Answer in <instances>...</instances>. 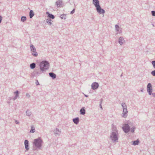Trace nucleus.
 I'll return each instance as SVG.
<instances>
[{"instance_id":"obj_1","label":"nucleus","mask_w":155,"mask_h":155,"mask_svg":"<svg viewBox=\"0 0 155 155\" xmlns=\"http://www.w3.org/2000/svg\"><path fill=\"white\" fill-rule=\"evenodd\" d=\"M39 67L40 69H36L35 71V73L38 75L41 74L48 70L49 67V64L47 61H43L40 63Z\"/></svg>"},{"instance_id":"obj_2","label":"nucleus","mask_w":155,"mask_h":155,"mask_svg":"<svg viewBox=\"0 0 155 155\" xmlns=\"http://www.w3.org/2000/svg\"><path fill=\"white\" fill-rule=\"evenodd\" d=\"M119 138V134L117 127L113 126L109 136V139L113 142H118Z\"/></svg>"},{"instance_id":"obj_3","label":"nucleus","mask_w":155,"mask_h":155,"mask_svg":"<svg viewBox=\"0 0 155 155\" xmlns=\"http://www.w3.org/2000/svg\"><path fill=\"white\" fill-rule=\"evenodd\" d=\"M42 139L40 137L34 140L33 142V147L34 150L37 149H41L43 144Z\"/></svg>"},{"instance_id":"obj_4","label":"nucleus","mask_w":155,"mask_h":155,"mask_svg":"<svg viewBox=\"0 0 155 155\" xmlns=\"http://www.w3.org/2000/svg\"><path fill=\"white\" fill-rule=\"evenodd\" d=\"M121 105L123 109L122 117L124 118H126L127 117L128 115L127 106L126 104L124 102L121 103Z\"/></svg>"},{"instance_id":"obj_5","label":"nucleus","mask_w":155,"mask_h":155,"mask_svg":"<svg viewBox=\"0 0 155 155\" xmlns=\"http://www.w3.org/2000/svg\"><path fill=\"white\" fill-rule=\"evenodd\" d=\"M30 51L32 54L35 57L38 56V53L36 51V49L33 45H31L30 46Z\"/></svg>"},{"instance_id":"obj_6","label":"nucleus","mask_w":155,"mask_h":155,"mask_svg":"<svg viewBox=\"0 0 155 155\" xmlns=\"http://www.w3.org/2000/svg\"><path fill=\"white\" fill-rule=\"evenodd\" d=\"M97 12L99 14H104L105 12V10L102 9L100 5L95 7Z\"/></svg>"},{"instance_id":"obj_7","label":"nucleus","mask_w":155,"mask_h":155,"mask_svg":"<svg viewBox=\"0 0 155 155\" xmlns=\"http://www.w3.org/2000/svg\"><path fill=\"white\" fill-rule=\"evenodd\" d=\"M115 30L116 32V35L118 34H120L122 33V28L118 25H115Z\"/></svg>"},{"instance_id":"obj_8","label":"nucleus","mask_w":155,"mask_h":155,"mask_svg":"<svg viewBox=\"0 0 155 155\" xmlns=\"http://www.w3.org/2000/svg\"><path fill=\"white\" fill-rule=\"evenodd\" d=\"M122 129L125 133H128L130 130V126L128 124H125L122 127Z\"/></svg>"},{"instance_id":"obj_9","label":"nucleus","mask_w":155,"mask_h":155,"mask_svg":"<svg viewBox=\"0 0 155 155\" xmlns=\"http://www.w3.org/2000/svg\"><path fill=\"white\" fill-rule=\"evenodd\" d=\"M118 42L120 46H122L126 43V41L123 37L120 36L118 38Z\"/></svg>"},{"instance_id":"obj_10","label":"nucleus","mask_w":155,"mask_h":155,"mask_svg":"<svg viewBox=\"0 0 155 155\" xmlns=\"http://www.w3.org/2000/svg\"><path fill=\"white\" fill-rule=\"evenodd\" d=\"M53 132L55 136H59L61 133V130H59L58 128H56L54 129Z\"/></svg>"},{"instance_id":"obj_11","label":"nucleus","mask_w":155,"mask_h":155,"mask_svg":"<svg viewBox=\"0 0 155 155\" xmlns=\"http://www.w3.org/2000/svg\"><path fill=\"white\" fill-rule=\"evenodd\" d=\"M55 4L58 8L62 7L64 5L62 0H58L55 2Z\"/></svg>"},{"instance_id":"obj_12","label":"nucleus","mask_w":155,"mask_h":155,"mask_svg":"<svg viewBox=\"0 0 155 155\" xmlns=\"http://www.w3.org/2000/svg\"><path fill=\"white\" fill-rule=\"evenodd\" d=\"M99 86V85L98 83L96 82L93 83L91 85V88L94 90L97 89L98 88Z\"/></svg>"},{"instance_id":"obj_13","label":"nucleus","mask_w":155,"mask_h":155,"mask_svg":"<svg viewBox=\"0 0 155 155\" xmlns=\"http://www.w3.org/2000/svg\"><path fill=\"white\" fill-rule=\"evenodd\" d=\"M92 3L95 7L100 5L99 0H92Z\"/></svg>"},{"instance_id":"obj_14","label":"nucleus","mask_w":155,"mask_h":155,"mask_svg":"<svg viewBox=\"0 0 155 155\" xmlns=\"http://www.w3.org/2000/svg\"><path fill=\"white\" fill-rule=\"evenodd\" d=\"M24 144L26 150L27 151L29 149L28 141L27 140H25L24 142Z\"/></svg>"},{"instance_id":"obj_15","label":"nucleus","mask_w":155,"mask_h":155,"mask_svg":"<svg viewBox=\"0 0 155 155\" xmlns=\"http://www.w3.org/2000/svg\"><path fill=\"white\" fill-rule=\"evenodd\" d=\"M19 93L18 91H17L15 92H14V94L15 95V96L12 99L14 101L15 100H16L18 97L19 96Z\"/></svg>"},{"instance_id":"obj_16","label":"nucleus","mask_w":155,"mask_h":155,"mask_svg":"<svg viewBox=\"0 0 155 155\" xmlns=\"http://www.w3.org/2000/svg\"><path fill=\"white\" fill-rule=\"evenodd\" d=\"M73 121L74 123L76 124H78L79 122V118L78 117H77L73 119Z\"/></svg>"},{"instance_id":"obj_17","label":"nucleus","mask_w":155,"mask_h":155,"mask_svg":"<svg viewBox=\"0 0 155 155\" xmlns=\"http://www.w3.org/2000/svg\"><path fill=\"white\" fill-rule=\"evenodd\" d=\"M81 115H84L85 114V110L84 107L82 108L80 110Z\"/></svg>"},{"instance_id":"obj_18","label":"nucleus","mask_w":155,"mask_h":155,"mask_svg":"<svg viewBox=\"0 0 155 155\" xmlns=\"http://www.w3.org/2000/svg\"><path fill=\"white\" fill-rule=\"evenodd\" d=\"M49 74V76L54 79L56 77V74L54 73L51 72Z\"/></svg>"},{"instance_id":"obj_19","label":"nucleus","mask_w":155,"mask_h":155,"mask_svg":"<svg viewBox=\"0 0 155 155\" xmlns=\"http://www.w3.org/2000/svg\"><path fill=\"white\" fill-rule=\"evenodd\" d=\"M53 21L50 18H48L46 20V22L50 25H51L52 24Z\"/></svg>"},{"instance_id":"obj_20","label":"nucleus","mask_w":155,"mask_h":155,"mask_svg":"<svg viewBox=\"0 0 155 155\" xmlns=\"http://www.w3.org/2000/svg\"><path fill=\"white\" fill-rule=\"evenodd\" d=\"M31 130L30 132L31 133H34L35 131V127L33 125L31 126Z\"/></svg>"},{"instance_id":"obj_21","label":"nucleus","mask_w":155,"mask_h":155,"mask_svg":"<svg viewBox=\"0 0 155 155\" xmlns=\"http://www.w3.org/2000/svg\"><path fill=\"white\" fill-rule=\"evenodd\" d=\"M133 143L132 144L134 146H136L137 145H138L139 144V141L138 139L132 142Z\"/></svg>"},{"instance_id":"obj_22","label":"nucleus","mask_w":155,"mask_h":155,"mask_svg":"<svg viewBox=\"0 0 155 155\" xmlns=\"http://www.w3.org/2000/svg\"><path fill=\"white\" fill-rule=\"evenodd\" d=\"M34 13L32 10H31L29 12V17L30 18H31L34 16Z\"/></svg>"},{"instance_id":"obj_23","label":"nucleus","mask_w":155,"mask_h":155,"mask_svg":"<svg viewBox=\"0 0 155 155\" xmlns=\"http://www.w3.org/2000/svg\"><path fill=\"white\" fill-rule=\"evenodd\" d=\"M46 14H48V16L50 18L54 19V16L52 14H50L48 12H46Z\"/></svg>"},{"instance_id":"obj_24","label":"nucleus","mask_w":155,"mask_h":155,"mask_svg":"<svg viewBox=\"0 0 155 155\" xmlns=\"http://www.w3.org/2000/svg\"><path fill=\"white\" fill-rule=\"evenodd\" d=\"M26 114L27 116L30 117L31 115V112L29 110H27L26 111Z\"/></svg>"},{"instance_id":"obj_25","label":"nucleus","mask_w":155,"mask_h":155,"mask_svg":"<svg viewBox=\"0 0 155 155\" xmlns=\"http://www.w3.org/2000/svg\"><path fill=\"white\" fill-rule=\"evenodd\" d=\"M35 64L33 63L30 64V67L31 69H33L35 67Z\"/></svg>"},{"instance_id":"obj_26","label":"nucleus","mask_w":155,"mask_h":155,"mask_svg":"<svg viewBox=\"0 0 155 155\" xmlns=\"http://www.w3.org/2000/svg\"><path fill=\"white\" fill-rule=\"evenodd\" d=\"M147 91L149 95H151V93L152 92V89L151 88L147 89Z\"/></svg>"},{"instance_id":"obj_27","label":"nucleus","mask_w":155,"mask_h":155,"mask_svg":"<svg viewBox=\"0 0 155 155\" xmlns=\"http://www.w3.org/2000/svg\"><path fill=\"white\" fill-rule=\"evenodd\" d=\"M26 20V18L25 16H22L21 17V20L22 22H24Z\"/></svg>"},{"instance_id":"obj_28","label":"nucleus","mask_w":155,"mask_h":155,"mask_svg":"<svg viewBox=\"0 0 155 155\" xmlns=\"http://www.w3.org/2000/svg\"><path fill=\"white\" fill-rule=\"evenodd\" d=\"M60 17L62 19H65L66 18V15L65 14H62L61 15Z\"/></svg>"},{"instance_id":"obj_29","label":"nucleus","mask_w":155,"mask_h":155,"mask_svg":"<svg viewBox=\"0 0 155 155\" xmlns=\"http://www.w3.org/2000/svg\"><path fill=\"white\" fill-rule=\"evenodd\" d=\"M136 129V127H132L130 129L131 132L132 133H134V130Z\"/></svg>"},{"instance_id":"obj_30","label":"nucleus","mask_w":155,"mask_h":155,"mask_svg":"<svg viewBox=\"0 0 155 155\" xmlns=\"http://www.w3.org/2000/svg\"><path fill=\"white\" fill-rule=\"evenodd\" d=\"M152 88L151 84L150 83H148L147 85V89Z\"/></svg>"},{"instance_id":"obj_31","label":"nucleus","mask_w":155,"mask_h":155,"mask_svg":"<svg viewBox=\"0 0 155 155\" xmlns=\"http://www.w3.org/2000/svg\"><path fill=\"white\" fill-rule=\"evenodd\" d=\"M151 63L153 67L155 69V61H153L151 62Z\"/></svg>"},{"instance_id":"obj_32","label":"nucleus","mask_w":155,"mask_h":155,"mask_svg":"<svg viewBox=\"0 0 155 155\" xmlns=\"http://www.w3.org/2000/svg\"><path fill=\"white\" fill-rule=\"evenodd\" d=\"M151 74L153 76L155 77V70L151 71Z\"/></svg>"},{"instance_id":"obj_33","label":"nucleus","mask_w":155,"mask_h":155,"mask_svg":"<svg viewBox=\"0 0 155 155\" xmlns=\"http://www.w3.org/2000/svg\"><path fill=\"white\" fill-rule=\"evenodd\" d=\"M151 14H152V15L153 16H155V11H151Z\"/></svg>"},{"instance_id":"obj_34","label":"nucleus","mask_w":155,"mask_h":155,"mask_svg":"<svg viewBox=\"0 0 155 155\" xmlns=\"http://www.w3.org/2000/svg\"><path fill=\"white\" fill-rule=\"evenodd\" d=\"M75 9L74 8L73 10L71 12V14H74L75 12Z\"/></svg>"},{"instance_id":"obj_35","label":"nucleus","mask_w":155,"mask_h":155,"mask_svg":"<svg viewBox=\"0 0 155 155\" xmlns=\"http://www.w3.org/2000/svg\"><path fill=\"white\" fill-rule=\"evenodd\" d=\"M35 84L37 85H39V84L38 80H37L35 82Z\"/></svg>"},{"instance_id":"obj_36","label":"nucleus","mask_w":155,"mask_h":155,"mask_svg":"<svg viewBox=\"0 0 155 155\" xmlns=\"http://www.w3.org/2000/svg\"><path fill=\"white\" fill-rule=\"evenodd\" d=\"M15 122L17 124H19V121L17 120H15Z\"/></svg>"},{"instance_id":"obj_37","label":"nucleus","mask_w":155,"mask_h":155,"mask_svg":"<svg viewBox=\"0 0 155 155\" xmlns=\"http://www.w3.org/2000/svg\"><path fill=\"white\" fill-rule=\"evenodd\" d=\"M26 95L27 97H30V95L28 93H26Z\"/></svg>"},{"instance_id":"obj_38","label":"nucleus","mask_w":155,"mask_h":155,"mask_svg":"<svg viewBox=\"0 0 155 155\" xmlns=\"http://www.w3.org/2000/svg\"><path fill=\"white\" fill-rule=\"evenodd\" d=\"M100 107L101 109V110H102V109H103V108H102V107L101 104H100Z\"/></svg>"},{"instance_id":"obj_39","label":"nucleus","mask_w":155,"mask_h":155,"mask_svg":"<svg viewBox=\"0 0 155 155\" xmlns=\"http://www.w3.org/2000/svg\"><path fill=\"white\" fill-rule=\"evenodd\" d=\"M102 101H103V99H101V102L100 103V104H101Z\"/></svg>"},{"instance_id":"obj_40","label":"nucleus","mask_w":155,"mask_h":155,"mask_svg":"<svg viewBox=\"0 0 155 155\" xmlns=\"http://www.w3.org/2000/svg\"><path fill=\"white\" fill-rule=\"evenodd\" d=\"M143 88L142 89L140 90V91H141V92H143Z\"/></svg>"},{"instance_id":"obj_41","label":"nucleus","mask_w":155,"mask_h":155,"mask_svg":"<svg viewBox=\"0 0 155 155\" xmlns=\"http://www.w3.org/2000/svg\"><path fill=\"white\" fill-rule=\"evenodd\" d=\"M152 95L153 97H155V93L152 94Z\"/></svg>"},{"instance_id":"obj_42","label":"nucleus","mask_w":155,"mask_h":155,"mask_svg":"<svg viewBox=\"0 0 155 155\" xmlns=\"http://www.w3.org/2000/svg\"><path fill=\"white\" fill-rule=\"evenodd\" d=\"M84 96H85V97H88V95H86V94H84Z\"/></svg>"},{"instance_id":"obj_43","label":"nucleus","mask_w":155,"mask_h":155,"mask_svg":"<svg viewBox=\"0 0 155 155\" xmlns=\"http://www.w3.org/2000/svg\"><path fill=\"white\" fill-rule=\"evenodd\" d=\"M8 104H9L10 103V102H8Z\"/></svg>"}]
</instances>
